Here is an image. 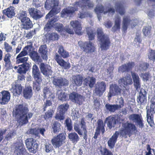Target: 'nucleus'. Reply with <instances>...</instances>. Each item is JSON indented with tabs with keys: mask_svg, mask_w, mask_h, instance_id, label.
<instances>
[{
	"mask_svg": "<svg viewBox=\"0 0 155 155\" xmlns=\"http://www.w3.org/2000/svg\"><path fill=\"white\" fill-rule=\"evenodd\" d=\"M24 87L18 81H15L12 84L11 90L15 96H18L21 93Z\"/></svg>",
	"mask_w": 155,
	"mask_h": 155,
	"instance_id": "2eb2a0df",
	"label": "nucleus"
},
{
	"mask_svg": "<svg viewBox=\"0 0 155 155\" xmlns=\"http://www.w3.org/2000/svg\"><path fill=\"white\" fill-rule=\"evenodd\" d=\"M147 55L149 59L153 61H155V50L150 49L149 50Z\"/></svg>",
	"mask_w": 155,
	"mask_h": 155,
	"instance_id": "5fc2aeb1",
	"label": "nucleus"
},
{
	"mask_svg": "<svg viewBox=\"0 0 155 155\" xmlns=\"http://www.w3.org/2000/svg\"><path fill=\"white\" fill-rule=\"evenodd\" d=\"M29 55L31 58L34 62L38 64L39 63H41L42 59L37 51H33L30 52Z\"/></svg>",
	"mask_w": 155,
	"mask_h": 155,
	"instance_id": "f704fd0d",
	"label": "nucleus"
},
{
	"mask_svg": "<svg viewBox=\"0 0 155 155\" xmlns=\"http://www.w3.org/2000/svg\"><path fill=\"white\" fill-rule=\"evenodd\" d=\"M131 76L134 83V85L136 90L141 87V81L138 74L135 72H131Z\"/></svg>",
	"mask_w": 155,
	"mask_h": 155,
	"instance_id": "a878e982",
	"label": "nucleus"
},
{
	"mask_svg": "<svg viewBox=\"0 0 155 155\" xmlns=\"http://www.w3.org/2000/svg\"><path fill=\"white\" fill-rule=\"evenodd\" d=\"M121 18L118 15L115 18V24L111 29V31L115 32L119 30L120 29Z\"/></svg>",
	"mask_w": 155,
	"mask_h": 155,
	"instance_id": "ea45409f",
	"label": "nucleus"
},
{
	"mask_svg": "<svg viewBox=\"0 0 155 155\" xmlns=\"http://www.w3.org/2000/svg\"><path fill=\"white\" fill-rule=\"evenodd\" d=\"M70 24L73 28L75 33L78 35H81L82 28L81 23L78 21H72L70 22Z\"/></svg>",
	"mask_w": 155,
	"mask_h": 155,
	"instance_id": "b1692460",
	"label": "nucleus"
},
{
	"mask_svg": "<svg viewBox=\"0 0 155 155\" xmlns=\"http://www.w3.org/2000/svg\"><path fill=\"white\" fill-rule=\"evenodd\" d=\"M78 44L81 50L86 53H92L94 52V45L90 41L78 42Z\"/></svg>",
	"mask_w": 155,
	"mask_h": 155,
	"instance_id": "6e6552de",
	"label": "nucleus"
},
{
	"mask_svg": "<svg viewBox=\"0 0 155 155\" xmlns=\"http://www.w3.org/2000/svg\"><path fill=\"white\" fill-rule=\"evenodd\" d=\"M28 105L26 104L17 105L13 110V115L17 119L19 125L23 126L27 124L31 118L33 113L29 112Z\"/></svg>",
	"mask_w": 155,
	"mask_h": 155,
	"instance_id": "f03ea898",
	"label": "nucleus"
},
{
	"mask_svg": "<svg viewBox=\"0 0 155 155\" xmlns=\"http://www.w3.org/2000/svg\"><path fill=\"white\" fill-rule=\"evenodd\" d=\"M117 104H110L107 103L105 105V107L107 111L111 113H114L116 110H118Z\"/></svg>",
	"mask_w": 155,
	"mask_h": 155,
	"instance_id": "a19ab883",
	"label": "nucleus"
},
{
	"mask_svg": "<svg viewBox=\"0 0 155 155\" xmlns=\"http://www.w3.org/2000/svg\"><path fill=\"white\" fill-rule=\"evenodd\" d=\"M53 84L56 87L61 88L62 87H66L69 84V81L66 79L61 77L54 78L53 81Z\"/></svg>",
	"mask_w": 155,
	"mask_h": 155,
	"instance_id": "a211bd4d",
	"label": "nucleus"
},
{
	"mask_svg": "<svg viewBox=\"0 0 155 155\" xmlns=\"http://www.w3.org/2000/svg\"><path fill=\"white\" fill-rule=\"evenodd\" d=\"M14 7H10L3 11L4 14L8 18H11L15 15Z\"/></svg>",
	"mask_w": 155,
	"mask_h": 155,
	"instance_id": "79ce46f5",
	"label": "nucleus"
},
{
	"mask_svg": "<svg viewBox=\"0 0 155 155\" xmlns=\"http://www.w3.org/2000/svg\"><path fill=\"white\" fill-rule=\"evenodd\" d=\"M136 129L135 126L132 123L126 122L123 123L122 127L119 132L122 136L129 134L131 131H135Z\"/></svg>",
	"mask_w": 155,
	"mask_h": 155,
	"instance_id": "423d86ee",
	"label": "nucleus"
},
{
	"mask_svg": "<svg viewBox=\"0 0 155 155\" xmlns=\"http://www.w3.org/2000/svg\"><path fill=\"white\" fill-rule=\"evenodd\" d=\"M24 97L26 99H30L32 96L33 92L32 87L30 86H26L23 90Z\"/></svg>",
	"mask_w": 155,
	"mask_h": 155,
	"instance_id": "2f4dec72",
	"label": "nucleus"
},
{
	"mask_svg": "<svg viewBox=\"0 0 155 155\" xmlns=\"http://www.w3.org/2000/svg\"><path fill=\"white\" fill-rule=\"evenodd\" d=\"M101 155H113L112 153L107 149L104 148L101 150Z\"/></svg>",
	"mask_w": 155,
	"mask_h": 155,
	"instance_id": "0e129e2a",
	"label": "nucleus"
},
{
	"mask_svg": "<svg viewBox=\"0 0 155 155\" xmlns=\"http://www.w3.org/2000/svg\"><path fill=\"white\" fill-rule=\"evenodd\" d=\"M32 76L35 80H42V76L38 67L34 64L32 68Z\"/></svg>",
	"mask_w": 155,
	"mask_h": 155,
	"instance_id": "7c9ffc66",
	"label": "nucleus"
},
{
	"mask_svg": "<svg viewBox=\"0 0 155 155\" xmlns=\"http://www.w3.org/2000/svg\"><path fill=\"white\" fill-rule=\"evenodd\" d=\"M55 118L56 120L61 121L64 119V114L58 112L55 116Z\"/></svg>",
	"mask_w": 155,
	"mask_h": 155,
	"instance_id": "69168bd1",
	"label": "nucleus"
},
{
	"mask_svg": "<svg viewBox=\"0 0 155 155\" xmlns=\"http://www.w3.org/2000/svg\"><path fill=\"white\" fill-rule=\"evenodd\" d=\"M115 7L116 11L120 15L124 14L125 10L123 3L121 2H117L115 4Z\"/></svg>",
	"mask_w": 155,
	"mask_h": 155,
	"instance_id": "4c0bfd02",
	"label": "nucleus"
},
{
	"mask_svg": "<svg viewBox=\"0 0 155 155\" xmlns=\"http://www.w3.org/2000/svg\"><path fill=\"white\" fill-rule=\"evenodd\" d=\"M10 99L9 92L6 91H3L0 92V104L2 105L7 104Z\"/></svg>",
	"mask_w": 155,
	"mask_h": 155,
	"instance_id": "412c9836",
	"label": "nucleus"
},
{
	"mask_svg": "<svg viewBox=\"0 0 155 155\" xmlns=\"http://www.w3.org/2000/svg\"><path fill=\"white\" fill-rule=\"evenodd\" d=\"M39 67L41 73L44 75L49 76L51 75L53 72L51 66L46 63H41L39 64Z\"/></svg>",
	"mask_w": 155,
	"mask_h": 155,
	"instance_id": "f3484780",
	"label": "nucleus"
},
{
	"mask_svg": "<svg viewBox=\"0 0 155 155\" xmlns=\"http://www.w3.org/2000/svg\"><path fill=\"white\" fill-rule=\"evenodd\" d=\"M54 113V112L53 110L51 109L48 110L45 113L44 116V118L45 120L51 118Z\"/></svg>",
	"mask_w": 155,
	"mask_h": 155,
	"instance_id": "680f3d73",
	"label": "nucleus"
},
{
	"mask_svg": "<svg viewBox=\"0 0 155 155\" xmlns=\"http://www.w3.org/2000/svg\"><path fill=\"white\" fill-rule=\"evenodd\" d=\"M97 34L98 40L100 45V48L102 50H106L109 48L110 42L108 36L104 34L102 29L101 28H97Z\"/></svg>",
	"mask_w": 155,
	"mask_h": 155,
	"instance_id": "20e7f679",
	"label": "nucleus"
},
{
	"mask_svg": "<svg viewBox=\"0 0 155 155\" xmlns=\"http://www.w3.org/2000/svg\"><path fill=\"white\" fill-rule=\"evenodd\" d=\"M38 52L40 54L42 58L44 60H47L48 57V49L46 45H41L38 50Z\"/></svg>",
	"mask_w": 155,
	"mask_h": 155,
	"instance_id": "72a5a7b5",
	"label": "nucleus"
},
{
	"mask_svg": "<svg viewBox=\"0 0 155 155\" xmlns=\"http://www.w3.org/2000/svg\"><path fill=\"white\" fill-rule=\"evenodd\" d=\"M94 11L97 14V18L99 21H100L101 18V17L100 15L101 13L103 12L104 14L108 13L114 14L115 12V10L113 8L105 7L101 5H98L95 8Z\"/></svg>",
	"mask_w": 155,
	"mask_h": 155,
	"instance_id": "1a4fd4ad",
	"label": "nucleus"
},
{
	"mask_svg": "<svg viewBox=\"0 0 155 155\" xmlns=\"http://www.w3.org/2000/svg\"><path fill=\"white\" fill-rule=\"evenodd\" d=\"M35 81L33 82V87L35 91H38L40 90L42 80Z\"/></svg>",
	"mask_w": 155,
	"mask_h": 155,
	"instance_id": "603ef678",
	"label": "nucleus"
},
{
	"mask_svg": "<svg viewBox=\"0 0 155 155\" xmlns=\"http://www.w3.org/2000/svg\"><path fill=\"white\" fill-rule=\"evenodd\" d=\"M49 32L48 35L46 34L45 37L47 39H48L49 41H54L57 40L58 38V35L57 33H54Z\"/></svg>",
	"mask_w": 155,
	"mask_h": 155,
	"instance_id": "8fccbe9b",
	"label": "nucleus"
},
{
	"mask_svg": "<svg viewBox=\"0 0 155 155\" xmlns=\"http://www.w3.org/2000/svg\"><path fill=\"white\" fill-rule=\"evenodd\" d=\"M54 59L57 63L64 69L68 70L70 68V64L68 62H66L64 60L58 53L55 54Z\"/></svg>",
	"mask_w": 155,
	"mask_h": 155,
	"instance_id": "dca6fc26",
	"label": "nucleus"
},
{
	"mask_svg": "<svg viewBox=\"0 0 155 155\" xmlns=\"http://www.w3.org/2000/svg\"><path fill=\"white\" fill-rule=\"evenodd\" d=\"M151 29V27L150 26H148L144 27L142 31L143 35L145 36L150 35Z\"/></svg>",
	"mask_w": 155,
	"mask_h": 155,
	"instance_id": "bf43d9fd",
	"label": "nucleus"
},
{
	"mask_svg": "<svg viewBox=\"0 0 155 155\" xmlns=\"http://www.w3.org/2000/svg\"><path fill=\"white\" fill-rule=\"evenodd\" d=\"M96 82V79L93 76H87L84 79V84L89 88H93Z\"/></svg>",
	"mask_w": 155,
	"mask_h": 155,
	"instance_id": "5701e85b",
	"label": "nucleus"
},
{
	"mask_svg": "<svg viewBox=\"0 0 155 155\" xmlns=\"http://www.w3.org/2000/svg\"><path fill=\"white\" fill-rule=\"evenodd\" d=\"M68 137L70 140L75 144L79 141L80 139L78 134L75 132L69 134Z\"/></svg>",
	"mask_w": 155,
	"mask_h": 155,
	"instance_id": "37998d69",
	"label": "nucleus"
},
{
	"mask_svg": "<svg viewBox=\"0 0 155 155\" xmlns=\"http://www.w3.org/2000/svg\"><path fill=\"white\" fill-rule=\"evenodd\" d=\"M65 138L64 134L63 133L60 134L51 140L52 144L54 147L59 148L62 145L63 143L64 142Z\"/></svg>",
	"mask_w": 155,
	"mask_h": 155,
	"instance_id": "f8f14e48",
	"label": "nucleus"
},
{
	"mask_svg": "<svg viewBox=\"0 0 155 155\" xmlns=\"http://www.w3.org/2000/svg\"><path fill=\"white\" fill-rule=\"evenodd\" d=\"M69 107L68 103H65L60 105L57 108L58 112L61 114H64Z\"/></svg>",
	"mask_w": 155,
	"mask_h": 155,
	"instance_id": "a18cd8bd",
	"label": "nucleus"
},
{
	"mask_svg": "<svg viewBox=\"0 0 155 155\" xmlns=\"http://www.w3.org/2000/svg\"><path fill=\"white\" fill-rule=\"evenodd\" d=\"M147 92L144 89L141 90L137 97V101L139 104L144 105L147 102Z\"/></svg>",
	"mask_w": 155,
	"mask_h": 155,
	"instance_id": "4be33fe9",
	"label": "nucleus"
},
{
	"mask_svg": "<svg viewBox=\"0 0 155 155\" xmlns=\"http://www.w3.org/2000/svg\"><path fill=\"white\" fill-rule=\"evenodd\" d=\"M16 133L15 132H10L6 135L5 137V139L7 140H10L12 138L16 136Z\"/></svg>",
	"mask_w": 155,
	"mask_h": 155,
	"instance_id": "338daca9",
	"label": "nucleus"
},
{
	"mask_svg": "<svg viewBox=\"0 0 155 155\" xmlns=\"http://www.w3.org/2000/svg\"><path fill=\"white\" fill-rule=\"evenodd\" d=\"M25 143L28 149L31 153H35L36 152L38 145L36 141H34L33 139H27Z\"/></svg>",
	"mask_w": 155,
	"mask_h": 155,
	"instance_id": "ddd939ff",
	"label": "nucleus"
},
{
	"mask_svg": "<svg viewBox=\"0 0 155 155\" xmlns=\"http://www.w3.org/2000/svg\"><path fill=\"white\" fill-rule=\"evenodd\" d=\"M69 98L72 102L79 105H81L84 101L83 96L75 92H72L70 93Z\"/></svg>",
	"mask_w": 155,
	"mask_h": 155,
	"instance_id": "9d476101",
	"label": "nucleus"
},
{
	"mask_svg": "<svg viewBox=\"0 0 155 155\" xmlns=\"http://www.w3.org/2000/svg\"><path fill=\"white\" fill-rule=\"evenodd\" d=\"M44 97L45 98L50 97L51 95H53L50 91L49 89L47 87H45L43 90Z\"/></svg>",
	"mask_w": 155,
	"mask_h": 155,
	"instance_id": "e2e57ef3",
	"label": "nucleus"
},
{
	"mask_svg": "<svg viewBox=\"0 0 155 155\" xmlns=\"http://www.w3.org/2000/svg\"><path fill=\"white\" fill-rule=\"evenodd\" d=\"M119 134V131H116L115 133L108 140L107 144L110 149L113 148L114 147Z\"/></svg>",
	"mask_w": 155,
	"mask_h": 155,
	"instance_id": "c85d7f7f",
	"label": "nucleus"
},
{
	"mask_svg": "<svg viewBox=\"0 0 155 155\" xmlns=\"http://www.w3.org/2000/svg\"><path fill=\"white\" fill-rule=\"evenodd\" d=\"M61 124L58 122L54 121L52 125V133L54 134L58 133L61 130Z\"/></svg>",
	"mask_w": 155,
	"mask_h": 155,
	"instance_id": "c03bdc74",
	"label": "nucleus"
},
{
	"mask_svg": "<svg viewBox=\"0 0 155 155\" xmlns=\"http://www.w3.org/2000/svg\"><path fill=\"white\" fill-rule=\"evenodd\" d=\"M14 152L16 155H27L28 154L23 144L20 142H18L15 145Z\"/></svg>",
	"mask_w": 155,
	"mask_h": 155,
	"instance_id": "aec40b11",
	"label": "nucleus"
},
{
	"mask_svg": "<svg viewBox=\"0 0 155 155\" xmlns=\"http://www.w3.org/2000/svg\"><path fill=\"white\" fill-rule=\"evenodd\" d=\"M58 52L59 54H60V56L63 58H66L69 57L68 52L64 50L63 46H61L59 47Z\"/></svg>",
	"mask_w": 155,
	"mask_h": 155,
	"instance_id": "de8ad7c7",
	"label": "nucleus"
},
{
	"mask_svg": "<svg viewBox=\"0 0 155 155\" xmlns=\"http://www.w3.org/2000/svg\"><path fill=\"white\" fill-rule=\"evenodd\" d=\"M151 104L150 108L148 106H147V121L150 125L151 126V124H154L153 119V114L155 113V101L153 100L151 101Z\"/></svg>",
	"mask_w": 155,
	"mask_h": 155,
	"instance_id": "0eeeda50",
	"label": "nucleus"
},
{
	"mask_svg": "<svg viewBox=\"0 0 155 155\" xmlns=\"http://www.w3.org/2000/svg\"><path fill=\"white\" fill-rule=\"evenodd\" d=\"M65 123L67 129L69 131H71L73 129V124L71 119L68 118L66 119Z\"/></svg>",
	"mask_w": 155,
	"mask_h": 155,
	"instance_id": "864d4df0",
	"label": "nucleus"
},
{
	"mask_svg": "<svg viewBox=\"0 0 155 155\" xmlns=\"http://www.w3.org/2000/svg\"><path fill=\"white\" fill-rule=\"evenodd\" d=\"M89 0H81L78 2H76L73 6H69L62 10L61 14L62 17H65L68 15L74 13L76 11L80 9L79 13L78 14V17L82 19L86 17V11L88 8L91 9L93 8L94 3L92 2H87Z\"/></svg>",
	"mask_w": 155,
	"mask_h": 155,
	"instance_id": "f257e3e1",
	"label": "nucleus"
},
{
	"mask_svg": "<svg viewBox=\"0 0 155 155\" xmlns=\"http://www.w3.org/2000/svg\"><path fill=\"white\" fill-rule=\"evenodd\" d=\"M4 48L5 51L7 52H11L12 50V46L10 45L7 42H5L4 43Z\"/></svg>",
	"mask_w": 155,
	"mask_h": 155,
	"instance_id": "774afa93",
	"label": "nucleus"
},
{
	"mask_svg": "<svg viewBox=\"0 0 155 155\" xmlns=\"http://www.w3.org/2000/svg\"><path fill=\"white\" fill-rule=\"evenodd\" d=\"M56 21V19L54 18H52L49 20L45 25L44 28V31L45 32L48 34L52 31L53 29L54 23Z\"/></svg>",
	"mask_w": 155,
	"mask_h": 155,
	"instance_id": "cd10ccee",
	"label": "nucleus"
},
{
	"mask_svg": "<svg viewBox=\"0 0 155 155\" xmlns=\"http://www.w3.org/2000/svg\"><path fill=\"white\" fill-rule=\"evenodd\" d=\"M122 89L117 84H112L110 85L109 92L108 94V98L112 96L120 95L121 93Z\"/></svg>",
	"mask_w": 155,
	"mask_h": 155,
	"instance_id": "4468645a",
	"label": "nucleus"
},
{
	"mask_svg": "<svg viewBox=\"0 0 155 155\" xmlns=\"http://www.w3.org/2000/svg\"><path fill=\"white\" fill-rule=\"evenodd\" d=\"M130 22V21L128 16L124 17L123 21V29L124 31L127 30L128 24Z\"/></svg>",
	"mask_w": 155,
	"mask_h": 155,
	"instance_id": "3c124183",
	"label": "nucleus"
},
{
	"mask_svg": "<svg viewBox=\"0 0 155 155\" xmlns=\"http://www.w3.org/2000/svg\"><path fill=\"white\" fill-rule=\"evenodd\" d=\"M119 84L120 86L125 87L128 84H131L133 83L132 79L130 75L127 76L125 77L122 78L118 81Z\"/></svg>",
	"mask_w": 155,
	"mask_h": 155,
	"instance_id": "c756f323",
	"label": "nucleus"
},
{
	"mask_svg": "<svg viewBox=\"0 0 155 155\" xmlns=\"http://www.w3.org/2000/svg\"><path fill=\"white\" fill-rule=\"evenodd\" d=\"M11 55L9 53H7L5 55L4 60L5 62V66H9L11 63Z\"/></svg>",
	"mask_w": 155,
	"mask_h": 155,
	"instance_id": "13d9d810",
	"label": "nucleus"
},
{
	"mask_svg": "<svg viewBox=\"0 0 155 155\" xmlns=\"http://www.w3.org/2000/svg\"><path fill=\"white\" fill-rule=\"evenodd\" d=\"M18 15V18L21 21L28 18L27 16L26 12L25 11H20Z\"/></svg>",
	"mask_w": 155,
	"mask_h": 155,
	"instance_id": "6e6d98bb",
	"label": "nucleus"
},
{
	"mask_svg": "<svg viewBox=\"0 0 155 155\" xmlns=\"http://www.w3.org/2000/svg\"><path fill=\"white\" fill-rule=\"evenodd\" d=\"M135 63L134 62H129L120 66L118 70L122 72H128L132 69Z\"/></svg>",
	"mask_w": 155,
	"mask_h": 155,
	"instance_id": "393cba45",
	"label": "nucleus"
},
{
	"mask_svg": "<svg viewBox=\"0 0 155 155\" xmlns=\"http://www.w3.org/2000/svg\"><path fill=\"white\" fill-rule=\"evenodd\" d=\"M56 94L58 100L62 101H66L67 99V94L61 89H57Z\"/></svg>",
	"mask_w": 155,
	"mask_h": 155,
	"instance_id": "e433bc0d",
	"label": "nucleus"
},
{
	"mask_svg": "<svg viewBox=\"0 0 155 155\" xmlns=\"http://www.w3.org/2000/svg\"><path fill=\"white\" fill-rule=\"evenodd\" d=\"M97 127L96 128L95 130L100 132L101 131L102 134L105 132V125L104 124L103 121L101 120H98L97 122Z\"/></svg>",
	"mask_w": 155,
	"mask_h": 155,
	"instance_id": "49530a36",
	"label": "nucleus"
},
{
	"mask_svg": "<svg viewBox=\"0 0 155 155\" xmlns=\"http://www.w3.org/2000/svg\"><path fill=\"white\" fill-rule=\"evenodd\" d=\"M87 32L89 40H93L94 38V35L91 28H87Z\"/></svg>",
	"mask_w": 155,
	"mask_h": 155,
	"instance_id": "052dcab7",
	"label": "nucleus"
},
{
	"mask_svg": "<svg viewBox=\"0 0 155 155\" xmlns=\"http://www.w3.org/2000/svg\"><path fill=\"white\" fill-rule=\"evenodd\" d=\"M118 122L117 119L111 116L109 117L106 118L105 123L107 124V125L110 129L115 126L116 124Z\"/></svg>",
	"mask_w": 155,
	"mask_h": 155,
	"instance_id": "473e14b6",
	"label": "nucleus"
},
{
	"mask_svg": "<svg viewBox=\"0 0 155 155\" xmlns=\"http://www.w3.org/2000/svg\"><path fill=\"white\" fill-rule=\"evenodd\" d=\"M29 12L31 16L35 20L40 19L43 16L42 13L40 11L34 8H30Z\"/></svg>",
	"mask_w": 155,
	"mask_h": 155,
	"instance_id": "bb28decb",
	"label": "nucleus"
},
{
	"mask_svg": "<svg viewBox=\"0 0 155 155\" xmlns=\"http://www.w3.org/2000/svg\"><path fill=\"white\" fill-rule=\"evenodd\" d=\"M28 59V56L21 57L17 56L16 58V64H22L19 65L18 72L21 73H26L29 69L30 64L27 62Z\"/></svg>",
	"mask_w": 155,
	"mask_h": 155,
	"instance_id": "39448f33",
	"label": "nucleus"
},
{
	"mask_svg": "<svg viewBox=\"0 0 155 155\" xmlns=\"http://www.w3.org/2000/svg\"><path fill=\"white\" fill-rule=\"evenodd\" d=\"M128 118L130 120L135 123L140 128L142 129L144 127L143 120L141 114H132L129 116Z\"/></svg>",
	"mask_w": 155,
	"mask_h": 155,
	"instance_id": "9b49d317",
	"label": "nucleus"
},
{
	"mask_svg": "<svg viewBox=\"0 0 155 155\" xmlns=\"http://www.w3.org/2000/svg\"><path fill=\"white\" fill-rule=\"evenodd\" d=\"M106 85L104 81L98 82L96 84L95 89V93L99 96H101L105 91Z\"/></svg>",
	"mask_w": 155,
	"mask_h": 155,
	"instance_id": "6ab92c4d",
	"label": "nucleus"
},
{
	"mask_svg": "<svg viewBox=\"0 0 155 155\" xmlns=\"http://www.w3.org/2000/svg\"><path fill=\"white\" fill-rule=\"evenodd\" d=\"M83 77L82 75L78 74L73 77L72 83L74 84V85L80 86L81 85L83 79Z\"/></svg>",
	"mask_w": 155,
	"mask_h": 155,
	"instance_id": "58836bf2",
	"label": "nucleus"
},
{
	"mask_svg": "<svg viewBox=\"0 0 155 155\" xmlns=\"http://www.w3.org/2000/svg\"><path fill=\"white\" fill-rule=\"evenodd\" d=\"M21 22L22 23L21 27L22 28L24 29L28 30L33 27L32 22L29 18H25V19L22 20Z\"/></svg>",
	"mask_w": 155,
	"mask_h": 155,
	"instance_id": "c9c22d12",
	"label": "nucleus"
},
{
	"mask_svg": "<svg viewBox=\"0 0 155 155\" xmlns=\"http://www.w3.org/2000/svg\"><path fill=\"white\" fill-rule=\"evenodd\" d=\"M58 0H46L45 4V7L47 10L51 9L45 17L46 19L51 17L54 15L60 12V8L58 7Z\"/></svg>",
	"mask_w": 155,
	"mask_h": 155,
	"instance_id": "7ed1b4c3",
	"label": "nucleus"
},
{
	"mask_svg": "<svg viewBox=\"0 0 155 155\" xmlns=\"http://www.w3.org/2000/svg\"><path fill=\"white\" fill-rule=\"evenodd\" d=\"M55 97L54 95H51L50 97H48V99L46 101L45 103V106L44 107V111L46 110L47 107L48 106H50L52 105L51 101H53Z\"/></svg>",
	"mask_w": 155,
	"mask_h": 155,
	"instance_id": "09e8293b",
	"label": "nucleus"
},
{
	"mask_svg": "<svg viewBox=\"0 0 155 155\" xmlns=\"http://www.w3.org/2000/svg\"><path fill=\"white\" fill-rule=\"evenodd\" d=\"M149 66V63L144 62L142 63L139 65V70L142 72L146 71Z\"/></svg>",
	"mask_w": 155,
	"mask_h": 155,
	"instance_id": "4d7b16f0",
	"label": "nucleus"
}]
</instances>
